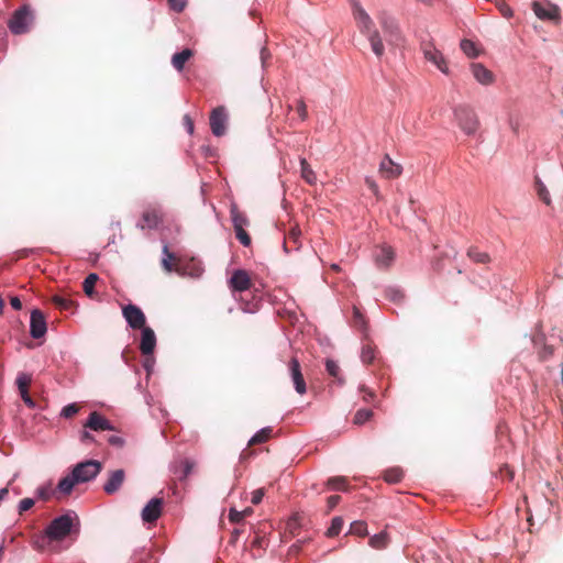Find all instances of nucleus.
I'll return each instance as SVG.
<instances>
[{
  "instance_id": "nucleus-1",
  "label": "nucleus",
  "mask_w": 563,
  "mask_h": 563,
  "mask_svg": "<svg viewBox=\"0 0 563 563\" xmlns=\"http://www.w3.org/2000/svg\"><path fill=\"white\" fill-rule=\"evenodd\" d=\"M353 16L356 21L357 27L362 34L367 36L373 53L380 58L385 53V46L383 44V37L380 33L375 29L372 18L362 8L358 1L352 0Z\"/></svg>"
},
{
  "instance_id": "nucleus-2",
  "label": "nucleus",
  "mask_w": 563,
  "mask_h": 563,
  "mask_svg": "<svg viewBox=\"0 0 563 563\" xmlns=\"http://www.w3.org/2000/svg\"><path fill=\"white\" fill-rule=\"evenodd\" d=\"M74 520L75 518L69 514L55 518L45 529V538L53 542L62 541L73 533L77 534L78 530L75 529Z\"/></svg>"
},
{
  "instance_id": "nucleus-3",
  "label": "nucleus",
  "mask_w": 563,
  "mask_h": 563,
  "mask_svg": "<svg viewBox=\"0 0 563 563\" xmlns=\"http://www.w3.org/2000/svg\"><path fill=\"white\" fill-rule=\"evenodd\" d=\"M453 114L459 128L466 135H474L478 131L481 121L476 111L471 106L459 104L453 109Z\"/></svg>"
},
{
  "instance_id": "nucleus-4",
  "label": "nucleus",
  "mask_w": 563,
  "mask_h": 563,
  "mask_svg": "<svg viewBox=\"0 0 563 563\" xmlns=\"http://www.w3.org/2000/svg\"><path fill=\"white\" fill-rule=\"evenodd\" d=\"M34 15L29 5H22L14 11L12 18L9 20V29L13 34H24L30 30L33 23Z\"/></svg>"
},
{
  "instance_id": "nucleus-5",
  "label": "nucleus",
  "mask_w": 563,
  "mask_h": 563,
  "mask_svg": "<svg viewBox=\"0 0 563 563\" xmlns=\"http://www.w3.org/2000/svg\"><path fill=\"white\" fill-rule=\"evenodd\" d=\"M102 468V464L96 460H89L78 463L71 471V475L77 484L93 479Z\"/></svg>"
},
{
  "instance_id": "nucleus-6",
  "label": "nucleus",
  "mask_w": 563,
  "mask_h": 563,
  "mask_svg": "<svg viewBox=\"0 0 563 563\" xmlns=\"http://www.w3.org/2000/svg\"><path fill=\"white\" fill-rule=\"evenodd\" d=\"M164 220V213L157 206H148L142 213L136 227L141 230L157 229Z\"/></svg>"
},
{
  "instance_id": "nucleus-7",
  "label": "nucleus",
  "mask_w": 563,
  "mask_h": 563,
  "mask_svg": "<svg viewBox=\"0 0 563 563\" xmlns=\"http://www.w3.org/2000/svg\"><path fill=\"white\" fill-rule=\"evenodd\" d=\"M532 10L540 20L553 21L555 23H559L561 20V10L559 5L549 1H534L532 3Z\"/></svg>"
},
{
  "instance_id": "nucleus-8",
  "label": "nucleus",
  "mask_w": 563,
  "mask_h": 563,
  "mask_svg": "<svg viewBox=\"0 0 563 563\" xmlns=\"http://www.w3.org/2000/svg\"><path fill=\"white\" fill-rule=\"evenodd\" d=\"M122 314L132 329L141 330L146 327V317L140 307L132 303L126 305L122 307Z\"/></svg>"
},
{
  "instance_id": "nucleus-9",
  "label": "nucleus",
  "mask_w": 563,
  "mask_h": 563,
  "mask_svg": "<svg viewBox=\"0 0 563 563\" xmlns=\"http://www.w3.org/2000/svg\"><path fill=\"white\" fill-rule=\"evenodd\" d=\"M210 129L216 136H222L227 131L228 114L223 106L214 108L210 113Z\"/></svg>"
},
{
  "instance_id": "nucleus-10",
  "label": "nucleus",
  "mask_w": 563,
  "mask_h": 563,
  "mask_svg": "<svg viewBox=\"0 0 563 563\" xmlns=\"http://www.w3.org/2000/svg\"><path fill=\"white\" fill-rule=\"evenodd\" d=\"M380 26L384 38L388 45H398L401 41V33L396 21L388 16L380 18Z\"/></svg>"
},
{
  "instance_id": "nucleus-11",
  "label": "nucleus",
  "mask_w": 563,
  "mask_h": 563,
  "mask_svg": "<svg viewBox=\"0 0 563 563\" xmlns=\"http://www.w3.org/2000/svg\"><path fill=\"white\" fill-rule=\"evenodd\" d=\"M288 371L291 377L295 390L299 395H303L307 393V385L303 378L301 366L297 357H291L288 362Z\"/></svg>"
},
{
  "instance_id": "nucleus-12",
  "label": "nucleus",
  "mask_w": 563,
  "mask_h": 563,
  "mask_svg": "<svg viewBox=\"0 0 563 563\" xmlns=\"http://www.w3.org/2000/svg\"><path fill=\"white\" fill-rule=\"evenodd\" d=\"M163 498H152L142 510V519L146 523L155 522L162 515Z\"/></svg>"
},
{
  "instance_id": "nucleus-13",
  "label": "nucleus",
  "mask_w": 563,
  "mask_h": 563,
  "mask_svg": "<svg viewBox=\"0 0 563 563\" xmlns=\"http://www.w3.org/2000/svg\"><path fill=\"white\" fill-rule=\"evenodd\" d=\"M47 327L45 317L41 310L34 309L31 312L30 333L32 338L40 339L46 333Z\"/></svg>"
},
{
  "instance_id": "nucleus-14",
  "label": "nucleus",
  "mask_w": 563,
  "mask_h": 563,
  "mask_svg": "<svg viewBox=\"0 0 563 563\" xmlns=\"http://www.w3.org/2000/svg\"><path fill=\"white\" fill-rule=\"evenodd\" d=\"M402 167L385 155L379 164V174L386 179H395L401 175Z\"/></svg>"
},
{
  "instance_id": "nucleus-15",
  "label": "nucleus",
  "mask_w": 563,
  "mask_h": 563,
  "mask_svg": "<svg viewBox=\"0 0 563 563\" xmlns=\"http://www.w3.org/2000/svg\"><path fill=\"white\" fill-rule=\"evenodd\" d=\"M229 286L232 290L235 291H244L250 289L252 282L249 273L244 269H236L229 280Z\"/></svg>"
},
{
  "instance_id": "nucleus-16",
  "label": "nucleus",
  "mask_w": 563,
  "mask_h": 563,
  "mask_svg": "<svg viewBox=\"0 0 563 563\" xmlns=\"http://www.w3.org/2000/svg\"><path fill=\"white\" fill-rule=\"evenodd\" d=\"M141 342H140V351L143 355L147 356L153 354L156 347V335L150 327H145L141 329Z\"/></svg>"
},
{
  "instance_id": "nucleus-17",
  "label": "nucleus",
  "mask_w": 563,
  "mask_h": 563,
  "mask_svg": "<svg viewBox=\"0 0 563 563\" xmlns=\"http://www.w3.org/2000/svg\"><path fill=\"white\" fill-rule=\"evenodd\" d=\"M125 479V473L123 470H115L109 473V477L103 485V490L108 495L117 493Z\"/></svg>"
},
{
  "instance_id": "nucleus-18",
  "label": "nucleus",
  "mask_w": 563,
  "mask_h": 563,
  "mask_svg": "<svg viewBox=\"0 0 563 563\" xmlns=\"http://www.w3.org/2000/svg\"><path fill=\"white\" fill-rule=\"evenodd\" d=\"M423 54L427 60L434 64L442 73L448 74V66L440 51L431 44H427L423 47Z\"/></svg>"
},
{
  "instance_id": "nucleus-19",
  "label": "nucleus",
  "mask_w": 563,
  "mask_h": 563,
  "mask_svg": "<svg viewBox=\"0 0 563 563\" xmlns=\"http://www.w3.org/2000/svg\"><path fill=\"white\" fill-rule=\"evenodd\" d=\"M84 427L93 431L112 430L110 421L97 411H93L89 415V418Z\"/></svg>"
},
{
  "instance_id": "nucleus-20",
  "label": "nucleus",
  "mask_w": 563,
  "mask_h": 563,
  "mask_svg": "<svg viewBox=\"0 0 563 563\" xmlns=\"http://www.w3.org/2000/svg\"><path fill=\"white\" fill-rule=\"evenodd\" d=\"M471 70L474 78L482 85H492L495 80L494 74L481 63H473Z\"/></svg>"
},
{
  "instance_id": "nucleus-21",
  "label": "nucleus",
  "mask_w": 563,
  "mask_h": 563,
  "mask_svg": "<svg viewBox=\"0 0 563 563\" xmlns=\"http://www.w3.org/2000/svg\"><path fill=\"white\" fill-rule=\"evenodd\" d=\"M76 484L77 482H75V478L71 475V473L66 475L58 482L57 487L54 490L55 497L57 499H60L62 497L70 495Z\"/></svg>"
},
{
  "instance_id": "nucleus-22",
  "label": "nucleus",
  "mask_w": 563,
  "mask_h": 563,
  "mask_svg": "<svg viewBox=\"0 0 563 563\" xmlns=\"http://www.w3.org/2000/svg\"><path fill=\"white\" fill-rule=\"evenodd\" d=\"M394 261V252L388 246H382L375 253V262L379 267H388Z\"/></svg>"
},
{
  "instance_id": "nucleus-23",
  "label": "nucleus",
  "mask_w": 563,
  "mask_h": 563,
  "mask_svg": "<svg viewBox=\"0 0 563 563\" xmlns=\"http://www.w3.org/2000/svg\"><path fill=\"white\" fill-rule=\"evenodd\" d=\"M194 56V51L190 48H185L179 53H176L172 57L173 67L181 71L185 67V64Z\"/></svg>"
},
{
  "instance_id": "nucleus-24",
  "label": "nucleus",
  "mask_w": 563,
  "mask_h": 563,
  "mask_svg": "<svg viewBox=\"0 0 563 563\" xmlns=\"http://www.w3.org/2000/svg\"><path fill=\"white\" fill-rule=\"evenodd\" d=\"M233 228H244L249 225L247 217L239 210L236 206H232L230 210Z\"/></svg>"
},
{
  "instance_id": "nucleus-25",
  "label": "nucleus",
  "mask_w": 563,
  "mask_h": 563,
  "mask_svg": "<svg viewBox=\"0 0 563 563\" xmlns=\"http://www.w3.org/2000/svg\"><path fill=\"white\" fill-rule=\"evenodd\" d=\"M300 167H301V177L305 179V181L309 185H316L317 183V175L309 165V163L306 161V158L300 159Z\"/></svg>"
},
{
  "instance_id": "nucleus-26",
  "label": "nucleus",
  "mask_w": 563,
  "mask_h": 563,
  "mask_svg": "<svg viewBox=\"0 0 563 563\" xmlns=\"http://www.w3.org/2000/svg\"><path fill=\"white\" fill-rule=\"evenodd\" d=\"M273 429L271 427L263 428L256 432L249 441V446L266 442L272 437Z\"/></svg>"
},
{
  "instance_id": "nucleus-27",
  "label": "nucleus",
  "mask_w": 563,
  "mask_h": 563,
  "mask_svg": "<svg viewBox=\"0 0 563 563\" xmlns=\"http://www.w3.org/2000/svg\"><path fill=\"white\" fill-rule=\"evenodd\" d=\"M404 478V471L400 467H391L385 471L384 479L389 484H397Z\"/></svg>"
},
{
  "instance_id": "nucleus-28",
  "label": "nucleus",
  "mask_w": 563,
  "mask_h": 563,
  "mask_svg": "<svg viewBox=\"0 0 563 563\" xmlns=\"http://www.w3.org/2000/svg\"><path fill=\"white\" fill-rule=\"evenodd\" d=\"M325 485L329 489L335 490H347L349 488L347 479L344 476L330 477Z\"/></svg>"
},
{
  "instance_id": "nucleus-29",
  "label": "nucleus",
  "mask_w": 563,
  "mask_h": 563,
  "mask_svg": "<svg viewBox=\"0 0 563 563\" xmlns=\"http://www.w3.org/2000/svg\"><path fill=\"white\" fill-rule=\"evenodd\" d=\"M325 369L329 373V375H331L338 380L340 385L344 384V378L341 376V369L336 362H334L333 360H327Z\"/></svg>"
},
{
  "instance_id": "nucleus-30",
  "label": "nucleus",
  "mask_w": 563,
  "mask_h": 563,
  "mask_svg": "<svg viewBox=\"0 0 563 563\" xmlns=\"http://www.w3.org/2000/svg\"><path fill=\"white\" fill-rule=\"evenodd\" d=\"M98 279H99V277L95 273L89 274L85 278V280L82 283V288H84L85 294L88 297H92L93 296V294H95V286H96V283L98 282Z\"/></svg>"
},
{
  "instance_id": "nucleus-31",
  "label": "nucleus",
  "mask_w": 563,
  "mask_h": 563,
  "mask_svg": "<svg viewBox=\"0 0 563 563\" xmlns=\"http://www.w3.org/2000/svg\"><path fill=\"white\" fill-rule=\"evenodd\" d=\"M300 235H301L300 229L297 225L292 227L286 236L285 244H284L285 249L288 250V245L290 243H292V249H298V241H299Z\"/></svg>"
},
{
  "instance_id": "nucleus-32",
  "label": "nucleus",
  "mask_w": 563,
  "mask_h": 563,
  "mask_svg": "<svg viewBox=\"0 0 563 563\" xmlns=\"http://www.w3.org/2000/svg\"><path fill=\"white\" fill-rule=\"evenodd\" d=\"M52 301L57 308L64 311H71L75 307V302L71 299L62 296H54Z\"/></svg>"
},
{
  "instance_id": "nucleus-33",
  "label": "nucleus",
  "mask_w": 563,
  "mask_h": 563,
  "mask_svg": "<svg viewBox=\"0 0 563 563\" xmlns=\"http://www.w3.org/2000/svg\"><path fill=\"white\" fill-rule=\"evenodd\" d=\"M369 544L374 549H384L388 544V536L386 532H379L369 539Z\"/></svg>"
},
{
  "instance_id": "nucleus-34",
  "label": "nucleus",
  "mask_w": 563,
  "mask_h": 563,
  "mask_svg": "<svg viewBox=\"0 0 563 563\" xmlns=\"http://www.w3.org/2000/svg\"><path fill=\"white\" fill-rule=\"evenodd\" d=\"M376 349L369 342L362 347L361 358L365 364H371L375 358Z\"/></svg>"
},
{
  "instance_id": "nucleus-35",
  "label": "nucleus",
  "mask_w": 563,
  "mask_h": 563,
  "mask_svg": "<svg viewBox=\"0 0 563 563\" xmlns=\"http://www.w3.org/2000/svg\"><path fill=\"white\" fill-rule=\"evenodd\" d=\"M468 257L474 261L475 263H488L490 261V257L487 253L481 252L475 247H471L467 252Z\"/></svg>"
},
{
  "instance_id": "nucleus-36",
  "label": "nucleus",
  "mask_w": 563,
  "mask_h": 563,
  "mask_svg": "<svg viewBox=\"0 0 563 563\" xmlns=\"http://www.w3.org/2000/svg\"><path fill=\"white\" fill-rule=\"evenodd\" d=\"M373 417L371 409H360L353 417V424L362 426Z\"/></svg>"
},
{
  "instance_id": "nucleus-37",
  "label": "nucleus",
  "mask_w": 563,
  "mask_h": 563,
  "mask_svg": "<svg viewBox=\"0 0 563 563\" xmlns=\"http://www.w3.org/2000/svg\"><path fill=\"white\" fill-rule=\"evenodd\" d=\"M343 525H344V521H343L342 517H334L331 521V526L329 527V529L327 531V536L329 538L336 537L341 532Z\"/></svg>"
},
{
  "instance_id": "nucleus-38",
  "label": "nucleus",
  "mask_w": 563,
  "mask_h": 563,
  "mask_svg": "<svg viewBox=\"0 0 563 563\" xmlns=\"http://www.w3.org/2000/svg\"><path fill=\"white\" fill-rule=\"evenodd\" d=\"M461 49L466 56L471 58L478 56V49L476 48L475 43L471 40H463L461 42Z\"/></svg>"
},
{
  "instance_id": "nucleus-39",
  "label": "nucleus",
  "mask_w": 563,
  "mask_h": 563,
  "mask_svg": "<svg viewBox=\"0 0 563 563\" xmlns=\"http://www.w3.org/2000/svg\"><path fill=\"white\" fill-rule=\"evenodd\" d=\"M350 533L358 537L367 534V526L364 521H354L350 526Z\"/></svg>"
},
{
  "instance_id": "nucleus-40",
  "label": "nucleus",
  "mask_w": 563,
  "mask_h": 563,
  "mask_svg": "<svg viewBox=\"0 0 563 563\" xmlns=\"http://www.w3.org/2000/svg\"><path fill=\"white\" fill-rule=\"evenodd\" d=\"M536 188H537L539 198L545 205L549 206L551 203L550 194H549L548 189L545 188V186L539 179H537V181H536Z\"/></svg>"
},
{
  "instance_id": "nucleus-41",
  "label": "nucleus",
  "mask_w": 563,
  "mask_h": 563,
  "mask_svg": "<svg viewBox=\"0 0 563 563\" xmlns=\"http://www.w3.org/2000/svg\"><path fill=\"white\" fill-rule=\"evenodd\" d=\"M16 386L18 389H29L31 383H32V376L26 373H20L16 377Z\"/></svg>"
},
{
  "instance_id": "nucleus-42",
  "label": "nucleus",
  "mask_w": 563,
  "mask_h": 563,
  "mask_svg": "<svg viewBox=\"0 0 563 563\" xmlns=\"http://www.w3.org/2000/svg\"><path fill=\"white\" fill-rule=\"evenodd\" d=\"M235 236L240 241V243L244 246L251 245V236L249 233L244 230V228H234Z\"/></svg>"
},
{
  "instance_id": "nucleus-43",
  "label": "nucleus",
  "mask_w": 563,
  "mask_h": 563,
  "mask_svg": "<svg viewBox=\"0 0 563 563\" xmlns=\"http://www.w3.org/2000/svg\"><path fill=\"white\" fill-rule=\"evenodd\" d=\"M164 254L166 255V257L163 258L162 265L166 272L170 273L173 271L172 261H175L176 257L174 254L169 253L167 246H164Z\"/></svg>"
},
{
  "instance_id": "nucleus-44",
  "label": "nucleus",
  "mask_w": 563,
  "mask_h": 563,
  "mask_svg": "<svg viewBox=\"0 0 563 563\" xmlns=\"http://www.w3.org/2000/svg\"><path fill=\"white\" fill-rule=\"evenodd\" d=\"M496 7L501 13L504 18H511L512 16V10L511 8L504 1V0H497Z\"/></svg>"
},
{
  "instance_id": "nucleus-45",
  "label": "nucleus",
  "mask_w": 563,
  "mask_h": 563,
  "mask_svg": "<svg viewBox=\"0 0 563 563\" xmlns=\"http://www.w3.org/2000/svg\"><path fill=\"white\" fill-rule=\"evenodd\" d=\"M79 411V406L77 404H70L63 408L62 416L64 418H71Z\"/></svg>"
},
{
  "instance_id": "nucleus-46",
  "label": "nucleus",
  "mask_w": 563,
  "mask_h": 563,
  "mask_svg": "<svg viewBox=\"0 0 563 563\" xmlns=\"http://www.w3.org/2000/svg\"><path fill=\"white\" fill-rule=\"evenodd\" d=\"M532 343H533V346L537 351H539L540 349H542L547 343H545V335L544 333L542 332H537L533 338H532Z\"/></svg>"
},
{
  "instance_id": "nucleus-47",
  "label": "nucleus",
  "mask_w": 563,
  "mask_h": 563,
  "mask_svg": "<svg viewBox=\"0 0 563 563\" xmlns=\"http://www.w3.org/2000/svg\"><path fill=\"white\" fill-rule=\"evenodd\" d=\"M296 111L299 115V118L305 121L308 117V110H307V106L305 103V101L302 99H299L297 101V107H296Z\"/></svg>"
},
{
  "instance_id": "nucleus-48",
  "label": "nucleus",
  "mask_w": 563,
  "mask_h": 563,
  "mask_svg": "<svg viewBox=\"0 0 563 563\" xmlns=\"http://www.w3.org/2000/svg\"><path fill=\"white\" fill-rule=\"evenodd\" d=\"M167 1H168L169 8L176 12H181L187 5V0H167Z\"/></svg>"
},
{
  "instance_id": "nucleus-49",
  "label": "nucleus",
  "mask_w": 563,
  "mask_h": 563,
  "mask_svg": "<svg viewBox=\"0 0 563 563\" xmlns=\"http://www.w3.org/2000/svg\"><path fill=\"white\" fill-rule=\"evenodd\" d=\"M553 346L545 344L542 349L538 351V355L541 361H545L553 355Z\"/></svg>"
},
{
  "instance_id": "nucleus-50",
  "label": "nucleus",
  "mask_w": 563,
  "mask_h": 563,
  "mask_svg": "<svg viewBox=\"0 0 563 563\" xmlns=\"http://www.w3.org/2000/svg\"><path fill=\"white\" fill-rule=\"evenodd\" d=\"M34 506V500L32 498H23L19 504V512L23 514L24 511L30 510Z\"/></svg>"
},
{
  "instance_id": "nucleus-51",
  "label": "nucleus",
  "mask_w": 563,
  "mask_h": 563,
  "mask_svg": "<svg viewBox=\"0 0 563 563\" xmlns=\"http://www.w3.org/2000/svg\"><path fill=\"white\" fill-rule=\"evenodd\" d=\"M244 519V514L241 511H238L236 509H230L229 512V520L234 523H239Z\"/></svg>"
},
{
  "instance_id": "nucleus-52",
  "label": "nucleus",
  "mask_w": 563,
  "mask_h": 563,
  "mask_svg": "<svg viewBox=\"0 0 563 563\" xmlns=\"http://www.w3.org/2000/svg\"><path fill=\"white\" fill-rule=\"evenodd\" d=\"M37 495L42 500H48L52 496H55L54 490H51L48 487H40L37 489Z\"/></svg>"
},
{
  "instance_id": "nucleus-53",
  "label": "nucleus",
  "mask_w": 563,
  "mask_h": 563,
  "mask_svg": "<svg viewBox=\"0 0 563 563\" xmlns=\"http://www.w3.org/2000/svg\"><path fill=\"white\" fill-rule=\"evenodd\" d=\"M265 495V489L264 488H258V489H255L253 493H252V498H251V503L253 505H258L263 497Z\"/></svg>"
},
{
  "instance_id": "nucleus-54",
  "label": "nucleus",
  "mask_w": 563,
  "mask_h": 563,
  "mask_svg": "<svg viewBox=\"0 0 563 563\" xmlns=\"http://www.w3.org/2000/svg\"><path fill=\"white\" fill-rule=\"evenodd\" d=\"M365 184L372 190V192L379 199L380 194H379L378 185L376 184V181L373 178L367 177L365 179Z\"/></svg>"
},
{
  "instance_id": "nucleus-55",
  "label": "nucleus",
  "mask_w": 563,
  "mask_h": 563,
  "mask_svg": "<svg viewBox=\"0 0 563 563\" xmlns=\"http://www.w3.org/2000/svg\"><path fill=\"white\" fill-rule=\"evenodd\" d=\"M108 442H109V444H111L113 446H118V448H122L124 444L123 438H121L119 435H110L108 438Z\"/></svg>"
},
{
  "instance_id": "nucleus-56",
  "label": "nucleus",
  "mask_w": 563,
  "mask_h": 563,
  "mask_svg": "<svg viewBox=\"0 0 563 563\" xmlns=\"http://www.w3.org/2000/svg\"><path fill=\"white\" fill-rule=\"evenodd\" d=\"M341 500V497L339 495H332L328 498V511H331Z\"/></svg>"
},
{
  "instance_id": "nucleus-57",
  "label": "nucleus",
  "mask_w": 563,
  "mask_h": 563,
  "mask_svg": "<svg viewBox=\"0 0 563 563\" xmlns=\"http://www.w3.org/2000/svg\"><path fill=\"white\" fill-rule=\"evenodd\" d=\"M194 466H195V463L192 461L185 460L184 461V475H183V477H187L191 473Z\"/></svg>"
},
{
  "instance_id": "nucleus-58",
  "label": "nucleus",
  "mask_w": 563,
  "mask_h": 563,
  "mask_svg": "<svg viewBox=\"0 0 563 563\" xmlns=\"http://www.w3.org/2000/svg\"><path fill=\"white\" fill-rule=\"evenodd\" d=\"M364 323L365 322L362 313L357 309H354V324L361 328L364 325Z\"/></svg>"
},
{
  "instance_id": "nucleus-59",
  "label": "nucleus",
  "mask_w": 563,
  "mask_h": 563,
  "mask_svg": "<svg viewBox=\"0 0 563 563\" xmlns=\"http://www.w3.org/2000/svg\"><path fill=\"white\" fill-rule=\"evenodd\" d=\"M10 305L15 310H21L22 309V302H21L19 297L10 296Z\"/></svg>"
},
{
  "instance_id": "nucleus-60",
  "label": "nucleus",
  "mask_w": 563,
  "mask_h": 563,
  "mask_svg": "<svg viewBox=\"0 0 563 563\" xmlns=\"http://www.w3.org/2000/svg\"><path fill=\"white\" fill-rule=\"evenodd\" d=\"M184 123H185V126L187 128V131L189 134H192L194 133V121L191 120V118L186 114L184 117Z\"/></svg>"
},
{
  "instance_id": "nucleus-61",
  "label": "nucleus",
  "mask_w": 563,
  "mask_h": 563,
  "mask_svg": "<svg viewBox=\"0 0 563 563\" xmlns=\"http://www.w3.org/2000/svg\"><path fill=\"white\" fill-rule=\"evenodd\" d=\"M361 391L365 393V396H364L365 401H368L369 399H372L374 397V393L368 390L365 386L361 387Z\"/></svg>"
},
{
  "instance_id": "nucleus-62",
  "label": "nucleus",
  "mask_w": 563,
  "mask_h": 563,
  "mask_svg": "<svg viewBox=\"0 0 563 563\" xmlns=\"http://www.w3.org/2000/svg\"><path fill=\"white\" fill-rule=\"evenodd\" d=\"M81 441L84 443H87V442H90V441H93V437L87 432V431H84L82 434H81Z\"/></svg>"
},
{
  "instance_id": "nucleus-63",
  "label": "nucleus",
  "mask_w": 563,
  "mask_h": 563,
  "mask_svg": "<svg viewBox=\"0 0 563 563\" xmlns=\"http://www.w3.org/2000/svg\"><path fill=\"white\" fill-rule=\"evenodd\" d=\"M23 402L29 407V408H35V401L30 397H24V400Z\"/></svg>"
},
{
  "instance_id": "nucleus-64",
  "label": "nucleus",
  "mask_w": 563,
  "mask_h": 563,
  "mask_svg": "<svg viewBox=\"0 0 563 563\" xmlns=\"http://www.w3.org/2000/svg\"><path fill=\"white\" fill-rule=\"evenodd\" d=\"M9 494V489L7 487L0 489V501L5 498Z\"/></svg>"
}]
</instances>
